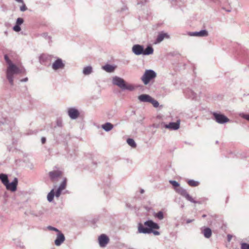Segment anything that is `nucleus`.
Instances as JSON below:
<instances>
[{"label":"nucleus","instance_id":"36","mask_svg":"<svg viewBox=\"0 0 249 249\" xmlns=\"http://www.w3.org/2000/svg\"><path fill=\"white\" fill-rule=\"evenodd\" d=\"M169 182L171 184H172L173 186H174L175 187H179V184L177 181H176L175 180H169Z\"/></svg>","mask_w":249,"mask_h":249},{"label":"nucleus","instance_id":"17","mask_svg":"<svg viewBox=\"0 0 249 249\" xmlns=\"http://www.w3.org/2000/svg\"><path fill=\"white\" fill-rule=\"evenodd\" d=\"M138 98L141 102L150 103L152 97L148 94H143L139 95Z\"/></svg>","mask_w":249,"mask_h":249},{"label":"nucleus","instance_id":"7","mask_svg":"<svg viewBox=\"0 0 249 249\" xmlns=\"http://www.w3.org/2000/svg\"><path fill=\"white\" fill-rule=\"evenodd\" d=\"M176 191L179 194L182 196L185 197V198L188 200V201L194 203H197V201H195L192 197L189 194L187 193L186 190L184 189H183L182 187H178V188H175Z\"/></svg>","mask_w":249,"mask_h":249},{"label":"nucleus","instance_id":"15","mask_svg":"<svg viewBox=\"0 0 249 249\" xmlns=\"http://www.w3.org/2000/svg\"><path fill=\"white\" fill-rule=\"evenodd\" d=\"M65 237L63 233L61 231H59L57 233L56 238L55 240L54 243L56 246H60L65 241Z\"/></svg>","mask_w":249,"mask_h":249},{"label":"nucleus","instance_id":"8","mask_svg":"<svg viewBox=\"0 0 249 249\" xmlns=\"http://www.w3.org/2000/svg\"><path fill=\"white\" fill-rule=\"evenodd\" d=\"M68 115L72 120L77 119L80 115V112L78 109L75 107H70L68 109Z\"/></svg>","mask_w":249,"mask_h":249},{"label":"nucleus","instance_id":"25","mask_svg":"<svg viewBox=\"0 0 249 249\" xmlns=\"http://www.w3.org/2000/svg\"><path fill=\"white\" fill-rule=\"evenodd\" d=\"M0 180L4 185L9 180L7 175L4 174H0Z\"/></svg>","mask_w":249,"mask_h":249},{"label":"nucleus","instance_id":"2","mask_svg":"<svg viewBox=\"0 0 249 249\" xmlns=\"http://www.w3.org/2000/svg\"><path fill=\"white\" fill-rule=\"evenodd\" d=\"M132 51L137 55H149L153 53L154 49L150 45L147 46L146 48L144 49L143 45L135 44L133 46Z\"/></svg>","mask_w":249,"mask_h":249},{"label":"nucleus","instance_id":"37","mask_svg":"<svg viewBox=\"0 0 249 249\" xmlns=\"http://www.w3.org/2000/svg\"><path fill=\"white\" fill-rule=\"evenodd\" d=\"M47 229L50 231H55L56 232H57V233L59 232V231H60L58 229H57V228H55V227H52L51 226H49L48 227H47Z\"/></svg>","mask_w":249,"mask_h":249},{"label":"nucleus","instance_id":"42","mask_svg":"<svg viewBox=\"0 0 249 249\" xmlns=\"http://www.w3.org/2000/svg\"><path fill=\"white\" fill-rule=\"evenodd\" d=\"M41 36H42L43 37H45V38H47V37L49 38V37H50L49 36H48V34H47V33H43V34L41 35Z\"/></svg>","mask_w":249,"mask_h":249},{"label":"nucleus","instance_id":"48","mask_svg":"<svg viewBox=\"0 0 249 249\" xmlns=\"http://www.w3.org/2000/svg\"><path fill=\"white\" fill-rule=\"evenodd\" d=\"M144 190H143V189H141V190H140V193H141V194H143V193H144Z\"/></svg>","mask_w":249,"mask_h":249},{"label":"nucleus","instance_id":"35","mask_svg":"<svg viewBox=\"0 0 249 249\" xmlns=\"http://www.w3.org/2000/svg\"><path fill=\"white\" fill-rule=\"evenodd\" d=\"M23 22H24V20L22 18H18L17 19L16 24L20 25L23 23Z\"/></svg>","mask_w":249,"mask_h":249},{"label":"nucleus","instance_id":"16","mask_svg":"<svg viewBox=\"0 0 249 249\" xmlns=\"http://www.w3.org/2000/svg\"><path fill=\"white\" fill-rule=\"evenodd\" d=\"M188 35L192 36H207L208 32L206 30H202L199 32H189Z\"/></svg>","mask_w":249,"mask_h":249},{"label":"nucleus","instance_id":"19","mask_svg":"<svg viewBox=\"0 0 249 249\" xmlns=\"http://www.w3.org/2000/svg\"><path fill=\"white\" fill-rule=\"evenodd\" d=\"M184 93L188 98L194 99L196 97V94L190 89H186Z\"/></svg>","mask_w":249,"mask_h":249},{"label":"nucleus","instance_id":"20","mask_svg":"<svg viewBox=\"0 0 249 249\" xmlns=\"http://www.w3.org/2000/svg\"><path fill=\"white\" fill-rule=\"evenodd\" d=\"M102 128L106 131L108 132L113 128V125L110 123H106L102 125Z\"/></svg>","mask_w":249,"mask_h":249},{"label":"nucleus","instance_id":"13","mask_svg":"<svg viewBox=\"0 0 249 249\" xmlns=\"http://www.w3.org/2000/svg\"><path fill=\"white\" fill-rule=\"evenodd\" d=\"M180 120H177L176 122H170L168 124H165L164 127L172 130H176L179 128Z\"/></svg>","mask_w":249,"mask_h":249},{"label":"nucleus","instance_id":"11","mask_svg":"<svg viewBox=\"0 0 249 249\" xmlns=\"http://www.w3.org/2000/svg\"><path fill=\"white\" fill-rule=\"evenodd\" d=\"M18 183V179L15 178L12 182H9L8 181L5 186L7 190H10L12 192H15L17 190Z\"/></svg>","mask_w":249,"mask_h":249},{"label":"nucleus","instance_id":"6","mask_svg":"<svg viewBox=\"0 0 249 249\" xmlns=\"http://www.w3.org/2000/svg\"><path fill=\"white\" fill-rule=\"evenodd\" d=\"M65 64L63 60L57 57L54 61L52 63L51 68L54 71H56L58 70H62L65 68Z\"/></svg>","mask_w":249,"mask_h":249},{"label":"nucleus","instance_id":"51","mask_svg":"<svg viewBox=\"0 0 249 249\" xmlns=\"http://www.w3.org/2000/svg\"><path fill=\"white\" fill-rule=\"evenodd\" d=\"M228 12H231V10H227Z\"/></svg>","mask_w":249,"mask_h":249},{"label":"nucleus","instance_id":"27","mask_svg":"<svg viewBox=\"0 0 249 249\" xmlns=\"http://www.w3.org/2000/svg\"><path fill=\"white\" fill-rule=\"evenodd\" d=\"M135 87L132 84H126L125 83L124 87L122 90H128L129 91H133L135 89Z\"/></svg>","mask_w":249,"mask_h":249},{"label":"nucleus","instance_id":"29","mask_svg":"<svg viewBox=\"0 0 249 249\" xmlns=\"http://www.w3.org/2000/svg\"><path fill=\"white\" fill-rule=\"evenodd\" d=\"M188 184L192 187H196L199 185V182L193 179L188 180L187 181Z\"/></svg>","mask_w":249,"mask_h":249},{"label":"nucleus","instance_id":"28","mask_svg":"<svg viewBox=\"0 0 249 249\" xmlns=\"http://www.w3.org/2000/svg\"><path fill=\"white\" fill-rule=\"evenodd\" d=\"M127 143L129 145H130L132 148H135L137 146V144L133 139L128 138L126 140Z\"/></svg>","mask_w":249,"mask_h":249},{"label":"nucleus","instance_id":"18","mask_svg":"<svg viewBox=\"0 0 249 249\" xmlns=\"http://www.w3.org/2000/svg\"><path fill=\"white\" fill-rule=\"evenodd\" d=\"M202 233L206 238H209L212 236V230L210 228L204 227L202 229Z\"/></svg>","mask_w":249,"mask_h":249},{"label":"nucleus","instance_id":"38","mask_svg":"<svg viewBox=\"0 0 249 249\" xmlns=\"http://www.w3.org/2000/svg\"><path fill=\"white\" fill-rule=\"evenodd\" d=\"M13 30L17 32H19L20 30H21V28H20V25H17L16 24L14 27H13Z\"/></svg>","mask_w":249,"mask_h":249},{"label":"nucleus","instance_id":"46","mask_svg":"<svg viewBox=\"0 0 249 249\" xmlns=\"http://www.w3.org/2000/svg\"><path fill=\"white\" fill-rule=\"evenodd\" d=\"M57 125L59 126H61V122L60 121H57Z\"/></svg>","mask_w":249,"mask_h":249},{"label":"nucleus","instance_id":"43","mask_svg":"<svg viewBox=\"0 0 249 249\" xmlns=\"http://www.w3.org/2000/svg\"><path fill=\"white\" fill-rule=\"evenodd\" d=\"M28 79L27 77L24 78L20 80V82H26L28 81Z\"/></svg>","mask_w":249,"mask_h":249},{"label":"nucleus","instance_id":"30","mask_svg":"<svg viewBox=\"0 0 249 249\" xmlns=\"http://www.w3.org/2000/svg\"><path fill=\"white\" fill-rule=\"evenodd\" d=\"M155 216L160 220L163 219L164 217L163 213L162 211H159L157 213H155Z\"/></svg>","mask_w":249,"mask_h":249},{"label":"nucleus","instance_id":"24","mask_svg":"<svg viewBox=\"0 0 249 249\" xmlns=\"http://www.w3.org/2000/svg\"><path fill=\"white\" fill-rule=\"evenodd\" d=\"M168 35L166 33H160L158 35L156 39V43L161 42L165 37H168Z\"/></svg>","mask_w":249,"mask_h":249},{"label":"nucleus","instance_id":"40","mask_svg":"<svg viewBox=\"0 0 249 249\" xmlns=\"http://www.w3.org/2000/svg\"><path fill=\"white\" fill-rule=\"evenodd\" d=\"M20 10L22 12L26 11L27 10V7L25 4H23L21 6H20Z\"/></svg>","mask_w":249,"mask_h":249},{"label":"nucleus","instance_id":"1","mask_svg":"<svg viewBox=\"0 0 249 249\" xmlns=\"http://www.w3.org/2000/svg\"><path fill=\"white\" fill-rule=\"evenodd\" d=\"M144 225L147 227H144V226L140 223L138 225V232L139 233L149 234L152 233V230L159 229L160 228L158 224L151 220H148L144 223Z\"/></svg>","mask_w":249,"mask_h":249},{"label":"nucleus","instance_id":"10","mask_svg":"<svg viewBox=\"0 0 249 249\" xmlns=\"http://www.w3.org/2000/svg\"><path fill=\"white\" fill-rule=\"evenodd\" d=\"M67 185V178H64L63 181L59 185L56 191L54 192V195L56 197H59L61 194L62 191L65 189Z\"/></svg>","mask_w":249,"mask_h":249},{"label":"nucleus","instance_id":"14","mask_svg":"<svg viewBox=\"0 0 249 249\" xmlns=\"http://www.w3.org/2000/svg\"><path fill=\"white\" fill-rule=\"evenodd\" d=\"M49 175L52 181H55L61 177L62 172L59 170L53 171L49 172Z\"/></svg>","mask_w":249,"mask_h":249},{"label":"nucleus","instance_id":"31","mask_svg":"<svg viewBox=\"0 0 249 249\" xmlns=\"http://www.w3.org/2000/svg\"><path fill=\"white\" fill-rule=\"evenodd\" d=\"M150 103H151L155 107H158L159 106V102L157 100L154 99L153 98H151Z\"/></svg>","mask_w":249,"mask_h":249},{"label":"nucleus","instance_id":"21","mask_svg":"<svg viewBox=\"0 0 249 249\" xmlns=\"http://www.w3.org/2000/svg\"><path fill=\"white\" fill-rule=\"evenodd\" d=\"M102 69L107 72H112L115 70V67L110 64H106L102 66Z\"/></svg>","mask_w":249,"mask_h":249},{"label":"nucleus","instance_id":"45","mask_svg":"<svg viewBox=\"0 0 249 249\" xmlns=\"http://www.w3.org/2000/svg\"><path fill=\"white\" fill-rule=\"evenodd\" d=\"M41 142L42 143H44L46 142V138L45 137H42Z\"/></svg>","mask_w":249,"mask_h":249},{"label":"nucleus","instance_id":"41","mask_svg":"<svg viewBox=\"0 0 249 249\" xmlns=\"http://www.w3.org/2000/svg\"><path fill=\"white\" fill-rule=\"evenodd\" d=\"M152 233H153L155 235H160V232L157 231H154L152 230Z\"/></svg>","mask_w":249,"mask_h":249},{"label":"nucleus","instance_id":"34","mask_svg":"<svg viewBox=\"0 0 249 249\" xmlns=\"http://www.w3.org/2000/svg\"><path fill=\"white\" fill-rule=\"evenodd\" d=\"M239 116L245 119H246L247 120L249 121V114H245V113H240L239 114Z\"/></svg>","mask_w":249,"mask_h":249},{"label":"nucleus","instance_id":"32","mask_svg":"<svg viewBox=\"0 0 249 249\" xmlns=\"http://www.w3.org/2000/svg\"><path fill=\"white\" fill-rule=\"evenodd\" d=\"M241 249H249V244L244 242L241 243Z\"/></svg>","mask_w":249,"mask_h":249},{"label":"nucleus","instance_id":"23","mask_svg":"<svg viewBox=\"0 0 249 249\" xmlns=\"http://www.w3.org/2000/svg\"><path fill=\"white\" fill-rule=\"evenodd\" d=\"M92 72V68L90 66L85 67L83 68V73L85 75H88Z\"/></svg>","mask_w":249,"mask_h":249},{"label":"nucleus","instance_id":"47","mask_svg":"<svg viewBox=\"0 0 249 249\" xmlns=\"http://www.w3.org/2000/svg\"><path fill=\"white\" fill-rule=\"evenodd\" d=\"M16 1H17L18 2H19V3H23V0H15Z\"/></svg>","mask_w":249,"mask_h":249},{"label":"nucleus","instance_id":"5","mask_svg":"<svg viewBox=\"0 0 249 249\" xmlns=\"http://www.w3.org/2000/svg\"><path fill=\"white\" fill-rule=\"evenodd\" d=\"M213 119L220 124H224L230 121V119L224 114L213 112L212 113Z\"/></svg>","mask_w":249,"mask_h":249},{"label":"nucleus","instance_id":"44","mask_svg":"<svg viewBox=\"0 0 249 249\" xmlns=\"http://www.w3.org/2000/svg\"><path fill=\"white\" fill-rule=\"evenodd\" d=\"M194 221V219H187V220H186V223H187V224H189V223H191V222H193Z\"/></svg>","mask_w":249,"mask_h":249},{"label":"nucleus","instance_id":"12","mask_svg":"<svg viewBox=\"0 0 249 249\" xmlns=\"http://www.w3.org/2000/svg\"><path fill=\"white\" fill-rule=\"evenodd\" d=\"M109 241V238L105 234H102L98 237V241L99 245L101 247H105L108 243Z\"/></svg>","mask_w":249,"mask_h":249},{"label":"nucleus","instance_id":"50","mask_svg":"<svg viewBox=\"0 0 249 249\" xmlns=\"http://www.w3.org/2000/svg\"><path fill=\"white\" fill-rule=\"evenodd\" d=\"M206 216H207V215H206V214H203V215H202V217L203 218H205V217H206Z\"/></svg>","mask_w":249,"mask_h":249},{"label":"nucleus","instance_id":"49","mask_svg":"<svg viewBox=\"0 0 249 249\" xmlns=\"http://www.w3.org/2000/svg\"><path fill=\"white\" fill-rule=\"evenodd\" d=\"M228 240L230 241L231 240V236L230 235H228Z\"/></svg>","mask_w":249,"mask_h":249},{"label":"nucleus","instance_id":"22","mask_svg":"<svg viewBox=\"0 0 249 249\" xmlns=\"http://www.w3.org/2000/svg\"><path fill=\"white\" fill-rule=\"evenodd\" d=\"M53 58V56H52L50 55L46 54H43L40 56V61L41 63H43L44 62V61L47 60L51 61L52 58Z\"/></svg>","mask_w":249,"mask_h":249},{"label":"nucleus","instance_id":"33","mask_svg":"<svg viewBox=\"0 0 249 249\" xmlns=\"http://www.w3.org/2000/svg\"><path fill=\"white\" fill-rule=\"evenodd\" d=\"M0 123L1 124L4 125V124H7L9 125V120L7 118H3L2 120L0 121Z\"/></svg>","mask_w":249,"mask_h":249},{"label":"nucleus","instance_id":"9","mask_svg":"<svg viewBox=\"0 0 249 249\" xmlns=\"http://www.w3.org/2000/svg\"><path fill=\"white\" fill-rule=\"evenodd\" d=\"M112 82L113 85L118 86L122 89H123L125 83V81L124 79L117 76L113 77Z\"/></svg>","mask_w":249,"mask_h":249},{"label":"nucleus","instance_id":"39","mask_svg":"<svg viewBox=\"0 0 249 249\" xmlns=\"http://www.w3.org/2000/svg\"><path fill=\"white\" fill-rule=\"evenodd\" d=\"M4 59H5V61L6 62V63L8 64V66L10 64H12V62L9 59V58H8V56L7 55H4Z\"/></svg>","mask_w":249,"mask_h":249},{"label":"nucleus","instance_id":"3","mask_svg":"<svg viewBox=\"0 0 249 249\" xmlns=\"http://www.w3.org/2000/svg\"><path fill=\"white\" fill-rule=\"evenodd\" d=\"M21 72L20 70L13 63L8 66L6 70V77L11 85H14V75Z\"/></svg>","mask_w":249,"mask_h":249},{"label":"nucleus","instance_id":"4","mask_svg":"<svg viewBox=\"0 0 249 249\" xmlns=\"http://www.w3.org/2000/svg\"><path fill=\"white\" fill-rule=\"evenodd\" d=\"M156 73L152 70H146L141 79L145 85H148L149 82L156 77Z\"/></svg>","mask_w":249,"mask_h":249},{"label":"nucleus","instance_id":"26","mask_svg":"<svg viewBox=\"0 0 249 249\" xmlns=\"http://www.w3.org/2000/svg\"><path fill=\"white\" fill-rule=\"evenodd\" d=\"M54 195V189H52L47 195V200L49 202H52L53 200Z\"/></svg>","mask_w":249,"mask_h":249}]
</instances>
